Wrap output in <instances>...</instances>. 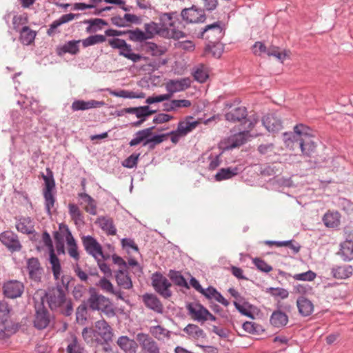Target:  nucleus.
<instances>
[{"mask_svg":"<svg viewBox=\"0 0 353 353\" xmlns=\"http://www.w3.org/2000/svg\"><path fill=\"white\" fill-rule=\"evenodd\" d=\"M140 154L133 153L122 163L123 166L128 168H133L137 166Z\"/></svg>","mask_w":353,"mask_h":353,"instance_id":"obj_62","label":"nucleus"},{"mask_svg":"<svg viewBox=\"0 0 353 353\" xmlns=\"http://www.w3.org/2000/svg\"><path fill=\"white\" fill-rule=\"evenodd\" d=\"M145 46L147 51L150 52L152 56H161L166 52L165 47L158 46L153 42H148Z\"/></svg>","mask_w":353,"mask_h":353,"instance_id":"obj_52","label":"nucleus"},{"mask_svg":"<svg viewBox=\"0 0 353 353\" xmlns=\"http://www.w3.org/2000/svg\"><path fill=\"white\" fill-rule=\"evenodd\" d=\"M170 279L177 285L180 287H184L186 288H189L188 284L183 277V276L181 274L180 272L176 270H170L168 274Z\"/></svg>","mask_w":353,"mask_h":353,"instance_id":"obj_47","label":"nucleus"},{"mask_svg":"<svg viewBox=\"0 0 353 353\" xmlns=\"http://www.w3.org/2000/svg\"><path fill=\"white\" fill-rule=\"evenodd\" d=\"M248 126H244L243 130L230 138V141L232 148H236L243 145L248 139L250 132Z\"/></svg>","mask_w":353,"mask_h":353,"instance_id":"obj_32","label":"nucleus"},{"mask_svg":"<svg viewBox=\"0 0 353 353\" xmlns=\"http://www.w3.org/2000/svg\"><path fill=\"white\" fill-rule=\"evenodd\" d=\"M316 274L312 270L305 272L295 274L292 278L296 281H312L316 278Z\"/></svg>","mask_w":353,"mask_h":353,"instance_id":"obj_54","label":"nucleus"},{"mask_svg":"<svg viewBox=\"0 0 353 353\" xmlns=\"http://www.w3.org/2000/svg\"><path fill=\"white\" fill-rule=\"evenodd\" d=\"M191 81L188 78H183L176 80H170L165 83L167 94H170V98L174 93L185 90L190 86Z\"/></svg>","mask_w":353,"mask_h":353,"instance_id":"obj_18","label":"nucleus"},{"mask_svg":"<svg viewBox=\"0 0 353 353\" xmlns=\"http://www.w3.org/2000/svg\"><path fill=\"white\" fill-rule=\"evenodd\" d=\"M97 285L99 286L104 292L109 294L114 292V288L112 283L105 277L101 279L97 283Z\"/></svg>","mask_w":353,"mask_h":353,"instance_id":"obj_57","label":"nucleus"},{"mask_svg":"<svg viewBox=\"0 0 353 353\" xmlns=\"http://www.w3.org/2000/svg\"><path fill=\"white\" fill-rule=\"evenodd\" d=\"M17 325L8 319L4 324H0V339L10 337L17 332Z\"/></svg>","mask_w":353,"mask_h":353,"instance_id":"obj_38","label":"nucleus"},{"mask_svg":"<svg viewBox=\"0 0 353 353\" xmlns=\"http://www.w3.org/2000/svg\"><path fill=\"white\" fill-rule=\"evenodd\" d=\"M311 132L312 130L303 124L295 125L294 132H285L283 134L285 146L292 150L297 147L301 149L303 155L310 157L316 147Z\"/></svg>","mask_w":353,"mask_h":353,"instance_id":"obj_1","label":"nucleus"},{"mask_svg":"<svg viewBox=\"0 0 353 353\" xmlns=\"http://www.w3.org/2000/svg\"><path fill=\"white\" fill-rule=\"evenodd\" d=\"M241 165L230 166L220 169L215 174L214 179L216 181H221L233 178L243 172Z\"/></svg>","mask_w":353,"mask_h":353,"instance_id":"obj_22","label":"nucleus"},{"mask_svg":"<svg viewBox=\"0 0 353 353\" xmlns=\"http://www.w3.org/2000/svg\"><path fill=\"white\" fill-rule=\"evenodd\" d=\"M143 301L145 306L157 313L163 312V305L157 296L152 294H145L143 296Z\"/></svg>","mask_w":353,"mask_h":353,"instance_id":"obj_28","label":"nucleus"},{"mask_svg":"<svg viewBox=\"0 0 353 353\" xmlns=\"http://www.w3.org/2000/svg\"><path fill=\"white\" fill-rule=\"evenodd\" d=\"M152 284L155 291L163 298L168 299L172 296L170 289L171 283L159 272H155L152 276Z\"/></svg>","mask_w":353,"mask_h":353,"instance_id":"obj_9","label":"nucleus"},{"mask_svg":"<svg viewBox=\"0 0 353 353\" xmlns=\"http://www.w3.org/2000/svg\"><path fill=\"white\" fill-rule=\"evenodd\" d=\"M53 320V316L43 306V303L35 307L34 325L38 330H43L48 327Z\"/></svg>","mask_w":353,"mask_h":353,"instance_id":"obj_11","label":"nucleus"},{"mask_svg":"<svg viewBox=\"0 0 353 353\" xmlns=\"http://www.w3.org/2000/svg\"><path fill=\"white\" fill-rule=\"evenodd\" d=\"M265 292L274 298H280L281 299H285L289 296V292L282 288L270 287L266 288Z\"/></svg>","mask_w":353,"mask_h":353,"instance_id":"obj_49","label":"nucleus"},{"mask_svg":"<svg viewBox=\"0 0 353 353\" xmlns=\"http://www.w3.org/2000/svg\"><path fill=\"white\" fill-rule=\"evenodd\" d=\"M82 243L87 253L96 260H98L99 257L103 260L108 259V256L104 255L101 244L92 236H83Z\"/></svg>","mask_w":353,"mask_h":353,"instance_id":"obj_10","label":"nucleus"},{"mask_svg":"<svg viewBox=\"0 0 353 353\" xmlns=\"http://www.w3.org/2000/svg\"><path fill=\"white\" fill-rule=\"evenodd\" d=\"M115 279L117 285L123 289L130 290L132 288V281L128 274L127 269H119L114 273Z\"/></svg>","mask_w":353,"mask_h":353,"instance_id":"obj_25","label":"nucleus"},{"mask_svg":"<svg viewBox=\"0 0 353 353\" xmlns=\"http://www.w3.org/2000/svg\"><path fill=\"white\" fill-rule=\"evenodd\" d=\"M17 230L26 234H31L34 232V223L30 217H21L16 223Z\"/></svg>","mask_w":353,"mask_h":353,"instance_id":"obj_29","label":"nucleus"},{"mask_svg":"<svg viewBox=\"0 0 353 353\" xmlns=\"http://www.w3.org/2000/svg\"><path fill=\"white\" fill-rule=\"evenodd\" d=\"M84 23L89 25L86 28V32L88 33L95 32L101 30L103 26H108V23L105 20L99 18L89 19L85 21Z\"/></svg>","mask_w":353,"mask_h":353,"instance_id":"obj_43","label":"nucleus"},{"mask_svg":"<svg viewBox=\"0 0 353 353\" xmlns=\"http://www.w3.org/2000/svg\"><path fill=\"white\" fill-rule=\"evenodd\" d=\"M181 16L183 20L187 23H203L206 19L205 10L196 6L183 9Z\"/></svg>","mask_w":353,"mask_h":353,"instance_id":"obj_13","label":"nucleus"},{"mask_svg":"<svg viewBox=\"0 0 353 353\" xmlns=\"http://www.w3.org/2000/svg\"><path fill=\"white\" fill-rule=\"evenodd\" d=\"M94 336H100V342H108L112 340V332L110 326L105 320H100L95 323V330H94Z\"/></svg>","mask_w":353,"mask_h":353,"instance_id":"obj_16","label":"nucleus"},{"mask_svg":"<svg viewBox=\"0 0 353 353\" xmlns=\"http://www.w3.org/2000/svg\"><path fill=\"white\" fill-rule=\"evenodd\" d=\"M194 79L200 83L205 82L209 77L208 68L203 64H199L194 68L193 72Z\"/></svg>","mask_w":353,"mask_h":353,"instance_id":"obj_44","label":"nucleus"},{"mask_svg":"<svg viewBox=\"0 0 353 353\" xmlns=\"http://www.w3.org/2000/svg\"><path fill=\"white\" fill-rule=\"evenodd\" d=\"M344 261L353 260V234L340 243V249L337 253Z\"/></svg>","mask_w":353,"mask_h":353,"instance_id":"obj_20","label":"nucleus"},{"mask_svg":"<svg viewBox=\"0 0 353 353\" xmlns=\"http://www.w3.org/2000/svg\"><path fill=\"white\" fill-rule=\"evenodd\" d=\"M0 241L12 252L21 249L17 235L11 231H5L0 234Z\"/></svg>","mask_w":353,"mask_h":353,"instance_id":"obj_15","label":"nucleus"},{"mask_svg":"<svg viewBox=\"0 0 353 353\" xmlns=\"http://www.w3.org/2000/svg\"><path fill=\"white\" fill-rule=\"evenodd\" d=\"M296 305L299 312L302 316H309L314 311L313 303L304 296H300L297 299Z\"/></svg>","mask_w":353,"mask_h":353,"instance_id":"obj_27","label":"nucleus"},{"mask_svg":"<svg viewBox=\"0 0 353 353\" xmlns=\"http://www.w3.org/2000/svg\"><path fill=\"white\" fill-rule=\"evenodd\" d=\"M225 35V26L222 21H218L212 24L207 25L201 29L198 37L205 39L208 43L220 41Z\"/></svg>","mask_w":353,"mask_h":353,"instance_id":"obj_6","label":"nucleus"},{"mask_svg":"<svg viewBox=\"0 0 353 353\" xmlns=\"http://www.w3.org/2000/svg\"><path fill=\"white\" fill-rule=\"evenodd\" d=\"M253 263L261 272L268 273L272 270V267L271 265H268L265 261H263L261 259H259V258L254 259Z\"/></svg>","mask_w":353,"mask_h":353,"instance_id":"obj_61","label":"nucleus"},{"mask_svg":"<svg viewBox=\"0 0 353 353\" xmlns=\"http://www.w3.org/2000/svg\"><path fill=\"white\" fill-rule=\"evenodd\" d=\"M221 153H219L218 154H211L208 157V159L210 161V163L208 165L209 170H214L219 166V165L221 164Z\"/></svg>","mask_w":353,"mask_h":353,"instance_id":"obj_63","label":"nucleus"},{"mask_svg":"<svg viewBox=\"0 0 353 353\" xmlns=\"http://www.w3.org/2000/svg\"><path fill=\"white\" fill-rule=\"evenodd\" d=\"M23 103L26 108L30 107L31 110H32L35 113L40 112L41 111V110L39 108L38 101L32 98L24 97Z\"/></svg>","mask_w":353,"mask_h":353,"instance_id":"obj_59","label":"nucleus"},{"mask_svg":"<svg viewBox=\"0 0 353 353\" xmlns=\"http://www.w3.org/2000/svg\"><path fill=\"white\" fill-rule=\"evenodd\" d=\"M48 176L43 175V179L45 182L43 189V197L45 200V208L48 215L51 214V210L54 208L55 203V196L53 194V190L55 188V181L53 178L52 172L47 169Z\"/></svg>","mask_w":353,"mask_h":353,"instance_id":"obj_7","label":"nucleus"},{"mask_svg":"<svg viewBox=\"0 0 353 353\" xmlns=\"http://www.w3.org/2000/svg\"><path fill=\"white\" fill-rule=\"evenodd\" d=\"M19 39L24 45H30L36 37V32L28 26H23L19 31Z\"/></svg>","mask_w":353,"mask_h":353,"instance_id":"obj_40","label":"nucleus"},{"mask_svg":"<svg viewBox=\"0 0 353 353\" xmlns=\"http://www.w3.org/2000/svg\"><path fill=\"white\" fill-rule=\"evenodd\" d=\"M183 331L194 339H204L206 336L204 331L195 324H188Z\"/></svg>","mask_w":353,"mask_h":353,"instance_id":"obj_39","label":"nucleus"},{"mask_svg":"<svg viewBox=\"0 0 353 353\" xmlns=\"http://www.w3.org/2000/svg\"><path fill=\"white\" fill-rule=\"evenodd\" d=\"M27 268L30 277L34 281H39L42 272L40 263L37 258H31L28 260Z\"/></svg>","mask_w":353,"mask_h":353,"instance_id":"obj_26","label":"nucleus"},{"mask_svg":"<svg viewBox=\"0 0 353 353\" xmlns=\"http://www.w3.org/2000/svg\"><path fill=\"white\" fill-rule=\"evenodd\" d=\"M199 124V122L194 120L193 117L188 116L183 120L179 122L176 128L177 132L181 133V134L183 136H186L194 130Z\"/></svg>","mask_w":353,"mask_h":353,"instance_id":"obj_24","label":"nucleus"},{"mask_svg":"<svg viewBox=\"0 0 353 353\" xmlns=\"http://www.w3.org/2000/svg\"><path fill=\"white\" fill-rule=\"evenodd\" d=\"M127 34H129L130 40L135 42H142L148 40L145 32L137 28L134 30H128Z\"/></svg>","mask_w":353,"mask_h":353,"instance_id":"obj_51","label":"nucleus"},{"mask_svg":"<svg viewBox=\"0 0 353 353\" xmlns=\"http://www.w3.org/2000/svg\"><path fill=\"white\" fill-rule=\"evenodd\" d=\"M119 54L131 60L134 63L139 61L143 58L141 54L134 53L131 46L127 43L125 46L119 50Z\"/></svg>","mask_w":353,"mask_h":353,"instance_id":"obj_42","label":"nucleus"},{"mask_svg":"<svg viewBox=\"0 0 353 353\" xmlns=\"http://www.w3.org/2000/svg\"><path fill=\"white\" fill-rule=\"evenodd\" d=\"M67 290L68 283L65 285L62 279V285L57 284L49 288L46 292L44 299L52 311L69 316L73 312V305L71 299L66 296Z\"/></svg>","mask_w":353,"mask_h":353,"instance_id":"obj_2","label":"nucleus"},{"mask_svg":"<svg viewBox=\"0 0 353 353\" xmlns=\"http://www.w3.org/2000/svg\"><path fill=\"white\" fill-rule=\"evenodd\" d=\"M263 125L269 132H278L282 128V122L276 113L267 114L263 117Z\"/></svg>","mask_w":353,"mask_h":353,"instance_id":"obj_21","label":"nucleus"},{"mask_svg":"<svg viewBox=\"0 0 353 353\" xmlns=\"http://www.w3.org/2000/svg\"><path fill=\"white\" fill-rule=\"evenodd\" d=\"M270 321L275 327H283L287 325L288 322V316L284 312L277 310L272 312Z\"/></svg>","mask_w":353,"mask_h":353,"instance_id":"obj_30","label":"nucleus"},{"mask_svg":"<svg viewBox=\"0 0 353 353\" xmlns=\"http://www.w3.org/2000/svg\"><path fill=\"white\" fill-rule=\"evenodd\" d=\"M42 241L44 245L49 250V261L52 267V271L55 280H59L61 273V266L59 258L54 252L51 237L48 232H44L42 234Z\"/></svg>","mask_w":353,"mask_h":353,"instance_id":"obj_8","label":"nucleus"},{"mask_svg":"<svg viewBox=\"0 0 353 353\" xmlns=\"http://www.w3.org/2000/svg\"><path fill=\"white\" fill-rule=\"evenodd\" d=\"M341 215L338 212H328L323 217V221L327 228H336L340 225Z\"/></svg>","mask_w":353,"mask_h":353,"instance_id":"obj_33","label":"nucleus"},{"mask_svg":"<svg viewBox=\"0 0 353 353\" xmlns=\"http://www.w3.org/2000/svg\"><path fill=\"white\" fill-rule=\"evenodd\" d=\"M106 41V37L102 34H94L82 39L81 43L84 48L103 43Z\"/></svg>","mask_w":353,"mask_h":353,"instance_id":"obj_46","label":"nucleus"},{"mask_svg":"<svg viewBox=\"0 0 353 353\" xmlns=\"http://www.w3.org/2000/svg\"><path fill=\"white\" fill-rule=\"evenodd\" d=\"M90 297L87 303L92 310L101 311L108 317H113L116 315V310L111 301L105 296L96 292L93 288H90Z\"/></svg>","mask_w":353,"mask_h":353,"instance_id":"obj_3","label":"nucleus"},{"mask_svg":"<svg viewBox=\"0 0 353 353\" xmlns=\"http://www.w3.org/2000/svg\"><path fill=\"white\" fill-rule=\"evenodd\" d=\"M248 112L245 107H237L225 114V120L230 122L243 121V125L248 126V128L252 129L254 123L247 119Z\"/></svg>","mask_w":353,"mask_h":353,"instance_id":"obj_12","label":"nucleus"},{"mask_svg":"<svg viewBox=\"0 0 353 353\" xmlns=\"http://www.w3.org/2000/svg\"><path fill=\"white\" fill-rule=\"evenodd\" d=\"M68 234L66 236V242L68 245V254L73 258L74 260L78 261L79 259V254L78 252V247L76 241L72 236L71 232L67 229Z\"/></svg>","mask_w":353,"mask_h":353,"instance_id":"obj_37","label":"nucleus"},{"mask_svg":"<svg viewBox=\"0 0 353 353\" xmlns=\"http://www.w3.org/2000/svg\"><path fill=\"white\" fill-rule=\"evenodd\" d=\"M205 52H210L215 58L221 57L223 52V46L220 41L208 43L205 48Z\"/></svg>","mask_w":353,"mask_h":353,"instance_id":"obj_45","label":"nucleus"},{"mask_svg":"<svg viewBox=\"0 0 353 353\" xmlns=\"http://www.w3.org/2000/svg\"><path fill=\"white\" fill-rule=\"evenodd\" d=\"M174 13H163L159 17V26L163 32V37L168 38L181 39L185 34L175 26Z\"/></svg>","mask_w":353,"mask_h":353,"instance_id":"obj_5","label":"nucleus"},{"mask_svg":"<svg viewBox=\"0 0 353 353\" xmlns=\"http://www.w3.org/2000/svg\"><path fill=\"white\" fill-rule=\"evenodd\" d=\"M294 292L300 294H308L312 291V288L307 284H297L294 285Z\"/></svg>","mask_w":353,"mask_h":353,"instance_id":"obj_64","label":"nucleus"},{"mask_svg":"<svg viewBox=\"0 0 353 353\" xmlns=\"http://www.w3.org/2000/svg\"><path fill=\"white\" fill-rule=\"evenodd\" d=\"M105 105L104 101H96V100H90V101H83V100H74L71 105V109L72 111H79V110H87L92 108H97L102 107Z\"/></svg>","mask_w":353,"mask_h":353,"instance_id":"obj_23","label":"nucleus"},{"mask_svg":"<svg viewBox=\"0 0 353 353\" xmlns=\"http://www.w3.org/2000/svg\"><path fill=\"white\" fill-rule=\"evenodd\" d=\"M156 110H150L148 105L140 106L137 108L136 117L139 119H145L148 116L153 114L156 112Z\"/></svg>","mask_w":353,"mask_h":353,"instance_id":"obj_58","label":"nucleus"},{"mask_svg":"<svg viewBox=\"0 0 353 353\" xmlns=\"http://www.w3.org/2000/svg\"><path fill=\"white\" fill-rule=\"evenodd\" d=\"M186 308L189 315L196 321L203 323L206 321L205 314H208V310L199 303H190Z\"/></svg>","mask_w":353,"mask_h":353,"instance_id":"obj_17","label":"nucleus"},{"mask_svg":"<svg viewBox=\"0 0 353 353\" xmlns=\"http://www.w3.org/2000/svg\"><path fill=\"white\" fill-rule=\"evenodd\" d=\"M333 277L338 279L349 278L353 272V268L350 265L335 266L331 270Z\"/></svg>","mask_w":353,"mask_h":353,"instance_id":"obj_31","label":"nucleus"},{"mask_svg":"<svg viewBox=\"0 0 353 353\" xmlns=\"http://www.w3.org/2000/svg\"><path fill=\"white\" fill-rule=\"evenodd\" d=\"M67 353H83V347L76 336H73L66 348Z\"/></svg>","mask_w":353,"mask_h":353,"instance_id":"obj_50","label":"nucleus"},{"mask_svg":"<svg viewBox=\"0 0 353 353\" xmlns=\"http://www.w3.org/2000/svg\"><path fill=\"white\" fill-rule=\"evenodd\" d=\"M117 344L126 353H136L137 347L136 342L127 336H120L118 339Z\"/></svg>","mask_w":353,"mask_h":353,"instance_id":"obj_35","label":"nucleus"},{"mask_svg":"<svg viewBox=\"0 0 353 353\" xmlns=\"http://www.w3.org/2000/svg\"><path fill=\"white\" fill-rule=\"evenodd\" d=\"M69 214L74 221V224L78 226L84 225V216L79 207L74 203L68 205Z\"/></svg>","mask_w":353,"mask_h":353,"instance_id":"obj_36","label":"nucleus"},{"mask_svg":"<svg viewBox=\"0 0 353 353\" xmlns=\"http://www.w3.org/2000/svg\"><path fill=\"white\" fill-rule=\"evenodd\" d=\"M144 28L145 34L148 39H152L156 34H159L163 37V32L159 23L151 21L148 23H145Z\"/></svg>","mask_w":353,"mask_h":353,"instance_id":"obj_41","label":"nucleus"},{"mask_svg":"<svg viewBox=\"0 0 353 353\" xmlns=\"http://www.w3.org/2000/svg\"><path fill=\"white\" fill-rule=\"evenodd\" d=\"M78 197L80 198L83 203H86L84 209L87 212L92 215L97 214V203L92 197L85 192L79 193Z\"/></svg>","mask_w":353,"mask_h":353,"instance_id":"obj_34","label":"nucleus"},{"mask_svg":"<svg viewBox=\"0 0 353 353\" xmlns=\"http://www.w3.org/2000/svg\"><path fill=\"white\" fill-rule=\"evenodd\" d=\"M136 339L145 352L148 353H159V348L157 343L148 334L139 333Z\"/></svg>","mask_w":353,"mask_h":353,"instance_id":"obj_19","label":"nucleus"},{"mask_svg":"<svg viewBox=\"0 0 353 353\" xmlns=\"http://www.w3.org/2000/svg\"><path fill=\"white\" fill-rule=\"evenodd\" d=\"M101 228L105 230L110 235H114L117 230L112 223V221L103 218L99 219Z\"/></svg>","mask_w":353,"mask_h":353,"instance_id":"obj_56","label":"nucleus"},{"mask_svg":"<svg viewBox=\"0 0 353 353\" xmlns=\"http://www.w3.org/2000/svg\"><path fill=\"white\" fill-rule=\"evenodd\" d=\"M87 306L85 304H81L76 311V319L79 323L83 324L87 319Z\"/></svg>","mask_w":353,"mask_h":353,"instance_id":"obj_55","label":"nucleus"},{"mask_svg":"<svg viewBox=\"0 0 353 353\" xmlns=\"http://www.w3.org/2000/svg\"><path fill=\"white\" fill-rule=\"evenodd\" d=\"M10 307L4 301H0V324H4L9 318Z\"/></svg>","mask_w":353,"mask_h":353,"instance_id":"obj_53","label":"nucleus"},{"mask_svg":"<svg viewBox=\"0 0 353 353\" xmlns=\"http://www.w3.org/2000/svg\"><path fill=\"white\" fill-rule=\"evenodd\" d=\"M81 42V40H72L66 42L62 47L61 50L64 53H70L71 54H76L79 52V43Z\"/></svg>","mask_w":353,"mask_h":353,"instance_id":"obj_48","label":"nucleus"},{"mask_svg":"<svg viewBox=\"0 0 353 353\" xmlns=\"http://www.w3.org/2000/svg\"><path fill=\"white\" fill-rule=\"evenodd\" d=\"M24 291L23 283L17 280H10L3 283V294L10 299L20 297Z\"/></svg>","mask_w":353,"mask_h":353,"instance_id":"obj_14","label":"nucleus"},{"mask_svg":"<svg viewBox=\"0 0 353 353\" xmlns=\"http://www.w3.org/2000/svg\"><path fill=\"white\" fill-rule=\"evenodd\" d=\"M154 126L139 130L136 132L134 137L130 141V146H135L143 142V145H148L149 149L153 150L155 146L164 141L167 134H156L152 137V130Z\"/></svg>","mask_w":353,"mask_h":353,"instance_id":"obj_4","label":"nucleus"},{"mask_svg":"<svg viewBox=\"0 0 353 353\" xmlns=\"http://www.w3.org/2000/svg\"><path fill=\"white\" fill-rule=\"evenodd\" d=\"M28 23V18L26 14L15 15L12 19L13 28L18 31L20 27Z\"/></svg>","mask_w":353,"mask_h":353,"instance_id":"obj_60","label":"nucleus"}]
</instances>
